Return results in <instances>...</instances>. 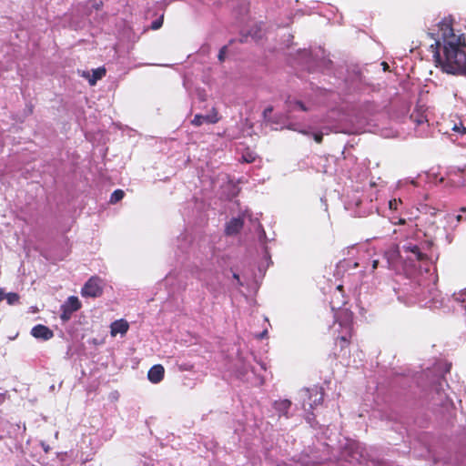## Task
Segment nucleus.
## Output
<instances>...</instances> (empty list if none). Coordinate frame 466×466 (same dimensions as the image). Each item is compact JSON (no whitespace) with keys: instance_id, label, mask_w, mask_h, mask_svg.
Wrapping results in <instances>:
<instances>
[{"instance_id":"nucleus-33","label":"nucleus","mask_w":466,"mask_h":466,"mask_svg":"<svg viewBox=\"0 0 466 466\" xmlns=\"http://www.w3.org/2000/svg\"><path fill=\"white\" fill-rule=\"evenodd\" d=\"M5 295H6V294H5V293L3 292V290L1 289V290H0V301H2L4 299H5Z\"/></svg>"},{"instance_id":"nucleus-4","label":"nucleus","mask_w":466,"mask_h":466,"mask_svg":"<svg viewBox=\"0 0 466 466\" xmlns=\"http://www.w3.org/2000/svg\"><path fill=\"white\" fill-rule=\"evenodd\" d=\"M81 302L76 296H70L66 301L61 306L62 313L60 315V319L66 322L68 321L72 314L81 309Z\"/></svg>"},{"instance_id":"nucleus-2","label":"nucleus","mask_w":466,"mask_h":466,"mask_svg":"<svg viewBox=\"0 0 466 466\" xmlns=\"http://www.w3.org/2000/svg\"><path fill=\"white\" fill-rule=\"evenodd\" d=\"M332 333L335 359L349 357L350 345L354 335L352 321L349 319L336 321L332 327Z\"/></svg>"},{"instance_id":"nucleus-12","label":"nucleus","mask_w":466,"mask_h":466,"mask_svg":"<svg viewBox=\"0 0 466 466\" xmlns=\"http://www.w3.org/2000/svg\"><path fill=\"white\" fill-rule=\"evenodd\" d=\"M314 397L312 402L309 403L310 409L313 410L315 407L320 405L323 402L324 392L322 389H313L310 391L309 399Z\"/></svg>"},{"instance_id":"nucleus-5","label":"nucleus","mask_w":466,"mask_h":466,"mask_svg":"<svg viewBox=\"0 0 466 466\" xmlns=\"http://www.w3.org/2000/svg\"><path fill=\"white\" fill-rule=\"evenodd\" d=\"M219 120L218 116V111L216 108H212V113L207 116L203 115H196L194 118L191 120V124L196 127H200L204 123L216 124Z\"/></svg>"},{"instance_id":"nucleus-40","label":"nucleus","mask_w":466,"mask_h":466,"mask_svg":"<svg viewBox=\"0 0 466 466\" xmlns=\"http://www.w3.org/2000/svg\"><path fill=\"white\" fill-rule=\"evenodd\" d=\"M267 334V331L265 330L262 334H261V337L265 336Z\"/></svg>"},{"instance_id":"nucleus-16","label":"nucleus","mask_w":466,"mask_h":466,"mask_svg":"<svg viewBox=\"0 0 466 466\" xmlns=\"http://www.w3.org/2000/svg\"><path fill=\"white\" fill-rule=\"evenodd\" d=\"M405 250L415 255L417 260L422 261L427 258V255L420 251V248L417 245H410L405 247Z\"/></svg>"},{"instance_id":"nucleus-39","label":"nucleus","mask_w":466,"mask_h":466,"mask_svg":"<svg viewBox=\"0 0 466 466\" xmlns=\"http://www.w3.org/2000/svg\"><path fill=\"white\" fill-rule=\"evenodd\" d=\"M429 35H430V36H431L432 39H434V35H433V34H429Z\"/></svg>"},{"instance_id":"nucleus-14","label":"nucleus","mask_w":466,"mask_h":466,"mask_svg":"<svg viewBox=\"0 0 466 466\" xmlns=\"http://www.w3.org/2000/svg\"><path fill=\"white\" fill-rule=\"evenodd\" d=\"M449 180L451 181V186L454 187H462L464 186V179L461 177V171L458 172H450Z\"/></svg>"},{"instance_id":"nucleus-32","label":"nucleus","mask_w":466,"mask_h":466,"mask_svg":"<svg viewBox=\"0 0 466 466\" xmlns=\"http://www.w3.org/2000/svg\"><path fill=\"white\" fill-rule=\"evenodd\" d=\"M378 265H379V260L378 259H374L372 261V270H375L378 268Z\"/></svg>"},{"instance_id":"nucleus-29","label":"nucleus","mask_w":466,"mask_h":466,"mask_svg":"<svg viewBox=\"0 0 466 466\" xmlns=\"http://www.w3.org/2000/svg\"><path fill=\"white\" fill-rule=\"evenodd\" d=\"M395 225H405L406 219L405 218H399L398 221L394 222Z\"/></svg>"},{"instance_id":"nucleus-28","label":"nucleus","mask_w":466,"mask_h":466,"mask_svg":"<svg viewBox=\"0 0 466 466\" xmlns=\"http://www.w3.org/2000/svg\"><path fill=\"white\" fill-rule=\"evenodd\" d=\"M192 369H193V365H187V364L180 365V367H179L180 370H192Z\"/></svg>"},{"instance_id":"nucleus-15","label":"nucleus","mask_w":466,"mask_h":466,"mask_svg":"<svg viewBox=\"0 0 466 466\" xmlns=\"http://www.w3.org/2000/svg\"><path fill=\"white\" fill-rule=\"evenodd\" d=\"M451 130L461 135L466 134V118L458 117V122L453 121Z\"/></svg>"},{"instance_id":"nucleus-37","label":"nucleus","mask_w":466,"mask_h":466,"mask_svg":"<svg viewBox=\"0 0 466 466\" xmlns=\"http://www.w3.org/2000/svg\"><path fill=\"white\" fill-rule=\"evenodd\" d=\"M5 400V395L4 394H0V403H2Z\"/></svg>"},{"instance_id":"nucleus-21","label":"nucleus","mask_w":466,"mask_h":466,"mask_svg":"<svg viewBox=\"0 0 466 466\" xmlns=\"http://www.w3.org/2000/svg\"><path fill=\"white\" fill-rule=\"evenodd\" d=\"M402 204V200L400 198H393L389 201V208L391 210H397L399 206Z\"/></svg>"},{"instance_id":"nucleus-7","label":"nucleus","mask_w":466,"mask_h":466,"mask_svg":"<svg viewBox=\"0 0 466 466\" xmlns=\"http://www.w3.org/2000/svg\"><path fill=\"white\" fill-rule=\"evenodd\" d=\"M31 334L36 339L45 340L50 339L54 336V332L48 327L42 324L35 326L31 330Z\"/></svg>"},{"instance_id":"nucleus-35","label":"nucleus","mask_w":466,"mask_h":466,"mask_svg":"<svg viewBox=\"0 0 466 466\" xmlns=\"http://www.w3.org/2000/svg\"><path fill=\"white\" fill-rule=\"evenodd\" d=\"M382 66H383V69L384 70H386L389 67V66H388V64L386 62H383Z\"/></svg>"},{"instance_id":"nucleus-30","label":"nucleus","mask_w":466,"mask_h":466,"mask_svg":"<svg viewBox=\"0 0 466 466\" xmlns=\"http://www.w3.org/2000/svg\"><path fill=\"white\" fill-rule=\"evenodd\" d=\"M233 278L237 280L238 285L242 286V283L240 282L239 275L237 273L233 274Z\"/></svg>"},{"instance_id":"nucleus-3","label":"nucleus","mask_w":466,"mask_h":466,"mask_svg":"<svg viewBox=\"0 0 466 466\" xmlns=\"http://www.w3.org/2000/svg\"><path fill=\"white\" fill-rule=\"evenodd\" d=\"M103 293L101 280L98 277H91L83 286L81 294L83 297L97 298Z\"/></svg>"},{"instance_id":"nucleus-27","label":"nucleus","mask_w":466,"mask_h":466,"mask_svg":"<svg viewBox=\"0 0 466 466\" xmlns=\"http://www.w3.org/2000/svg\"><path fill=\"white\" fill-rule=\"evenodd\" d=\"M273 111V107L271 106L266 107L263 111L264 117H267Z\"/></svg>"},{"instance_id":"nucleus-19","label":"nucleus","mask_w":466,"mask_h":466,"mask_svg":"<svg viewBox=\"0 0 466 466\" xmlns=\"http://www.w3.org/2000/svg\"><path fill=\"white\" fill-rule=\"evenodd\" d=\"M124 196H125V192L122 189H116L111 194L109 202L111 204H116V203L119 202L120 200H122Z\"/></svg>"},{"instance_id":"nucleus-36","label":"nucleus","mask_w":466,"mask_h":466,"mask_svg":"<svg viewBox=\"0 0 466 466\" xmlns=\"http://www.w3.org/2000/svg\"><path fill=\"white\" fill-rule=\"evenodd\" d=\"M456 219H457V221H459V222H460V221H461V219H462V216H461V215H458V216L456 217Z\"/></svg>"},{"instance_id":"nucleus-10","label":"nucleus","mask_w":466,"mask_h":466,"mask_svg":"<svg viewBox=\"0 0 466 466\" xmlns=\"http://www.w3.org/2000/svg\"><path fill=\"white\" fill-rule=\"evenodd\" d=\"M273 407L278 411L279 416L289 417L288 412L291 407V401L288 399L276 400Z\"/></svg>"},{"instance_id":"nucleus-8","label":"nucleus","mask_w":466,"mask_h":466,"mask_svg":"<svg viewBox=\"0 0 466 466\" xmlns=\"http://www.w3.org/2000/svg\"><path fill=\"white\" fill-rule=\"evenodd\" d=\"M244 221L240 218H231L226 225L225 233L228 236L238 234L243 228Z\"/></svg>"},{"instance_id":"nucleus-38","label":"nucleus","mask_w":466,"mask_h":466,"mask_svg":"<svg viewBox=\"0 0 466 466\" xmlns=\"http://www.w3.org/2000/svg\"><path fill=\"white\" fill-rule=\"evenodd\" d=\"M461 212H465V211H466V208H461Z\"/></svg>"},{"instance_id":"nucleus-9","label":"nucleus","mask_w":466,"mask_h":466,"mask_svg":"<svg viewBox=\"0 0 466 466\" xmlns=\"http://www.w3.org/2000/svg\"><path fill=\"white\" fill-rule=\"evenodd\" d=\"M129 329V324L127 320L121 319L115 320L110 325V333L111 336L115 337L117 334L125 335Z\"/></svg>"},{"instance_id":"nucleus-11","label":"nucleus","mask_w":466,"mask_h":466,"mask_svg":"<svg viewBox=\"0 0 466 466\" xmlns=\"http://www.w3.org/2000/svg\"><path fill=\"white\" fill-rule=\"evenodd\" d=\"M248 36H250L254 40H258L262 38L263 34L261 27L258 25H255L247 34L243 33L240 38V42H247Z\"/></svg>"},{"instance_id":"nucleus-6","label":"nucleus","mask_w":466,"mask_h":466,"mask_svg":"<svg viewBox=\"0 0 466 466\" xmlns=\"http://www.w3.org/2000/svg\"><path fill=\"white\" fill-rule=\"evenodd\" d=\"M165 369L161 364H156L147 372V379L152 383H159L163 380Z\"/></svg>"},{"instance_id":"nucleus-18","label":"nucleus","mask_w":466,"mask_h":466,"mask_svg":"<svg viewBox=\"0 0 466 466\" xmlns=\"http://www.w3.org/2000/svg\"><path fill=\"white\" fill-rule=\"evenodd\" d=\"M289 108L290 111L299 109V110L307 112L309 110V108L305 106V104L299 100L289 102Z\"/></svg>"},{"instance_id":"nucleus-24","label":"nucleus","mask_w":466,"mask_h":466,"mask_svg":"<svg viewBox=\"0 0 466 466\" xmlns=\"http://www.w3.org/2000/svg\"><path fill=\"white\" fill-rule=\"evenodd\" d=\"M228 46H224L220 48L218 58L220 62H224Z\"/></svg>"},{"instance_id":"nucleus-25","label":"nucleus","mask_w":466,"mask_h":466,"mask_svg":"<svg viewBox=\"0 0 466 466\" xmlns=\"http://www.w3.org/2000/svg\"><path fill=\"white\" fill-rule=\"evenodd\" d=\"M162 25H163V18L161 17V18L157 19L154 22H152L151 28L153 30H157L162 26Z\"/></svg>"},{"instance_id":"nucleus-13","label":"nucleus","mask_w":466,"mask_h":466,"mask_svg":"<svg viewBox=\"0 0 466 466\" xmlns=\"http://www.w3.org/2000/svg\"><path fill=\"white\" fill-rule=\"evenodd\" d=\"M359 267L358 262H351L350 259L344 258L337 264V272L348 270L349 268H356Z\"/></svg>"},{"instance_id":"nucleus-17","label":"nucleus","mask_w":466,"mask_h":466,"mask_svg":"<svg viewBox=\"0 0 466 466\" xmlns=\"http://www.w3.org/2000/svg\"><path fill=\"white\" fill-rule=\"evenodd\" d=\"M106 76V69L104 67H98L94 69L92 72V77L89 79L90 85H95L97 80L101 79Z\"/></svg>"},{"instance_id":"nucleus-34","label":"nucleus","mask_w":466,"mask_h":466,"mask_svg":"<svg viewBox=\"0 0 466 466\" xmlns=\"http://www.w3.org/2000/svg\"><path fill=\"white\" fill-rule=\"evenodd\" d=\"M417 122V124H422L424 122V119L423 118H418L415 120Z\"/></svg>"},{"instance_id":"nucleus-23","label":"nucleus","mask_w":466,"mask_h":466,"mask_svg":"<svg viewBox=\"0 0 466 466\" xmlns=\"http://www.w3.org/2000/svg\"><path fill=\"white\" fill-rule=\"evenodd\" d=\"M312 137L313 139L315 140L316 143L318 144H321L323 142V133L322 132H315V133H312Z\"/></svg>"},{"instance_id":"nucleus-22","label":"nucleus","mask_w":466,"mask_h":466,"mask_svg":"<svg viewBox=\"0 0 466 466\" xmlns=\"http://www.w3.org/2000/svg\"><path fill=\"white\" fill-rule=\"evenodd\" d=\"M336 289L341 294L342 299L337 302L339 307L346 304L345 296H344V288L343 285H338Z\"/></svg>"},{"instance_id":"nucleus-26","label":"nucleus","mask_w":466,"mask_h":466,"mask_svg":"<svg viewBox=\"0 0 466 466\" xmlns=\"http://www.w3.org/2000/svg\"><path fill=\"white\" fill-rule=\"evenodd\" d=\"M243 160L247 163H252L255 160V157L252 156V154L248 153L246 155H243Z\"/></svg>"},{"instance_id":"nucleus-1","label":"nucleus","mask_w":466,"mask_h":466,"mask_svg":"<svg viewBox=\"0 0 466 466\" xmlns=\"http://www.w3.org/2000/svg\"><path fill=\"white\" fill-rule=\"evenodd\" d=\"M441 35L431 46L435 66L444 73L456 75L466 69L465 38L456 35L451 22L439 23Z\"/></svg>"},{"instance_id":"nucleus-31","label":"nucleus","mask_w":466,"mask_h":466,"mask_svg":"<svg viewBox=\"0 0 466 466\" xmlns=\"http://www.w3.org/2000/svg\"><path fill=\"white\" fill-rule=\"evenodd\" d=\"M299 133L304 136H311L312 135V133H310L309 131H308L306 129L299 130Z\"/></svg>"},{"instance_id":"nucleus-20","label":"nucleus","mask_w":466,"mask_h":466,"mask_svg":"<svg viewBox=\"0 0 466 466\" xmlns=\"http://www.w3.org/2000/svg\"><path fill=\"white\" fill-rule=\"evenodd\" d=\"M5 299L9 305H14L19 301L20 297L17 293L10 292L5 295Z\"/></svg>"}]
</instances>
